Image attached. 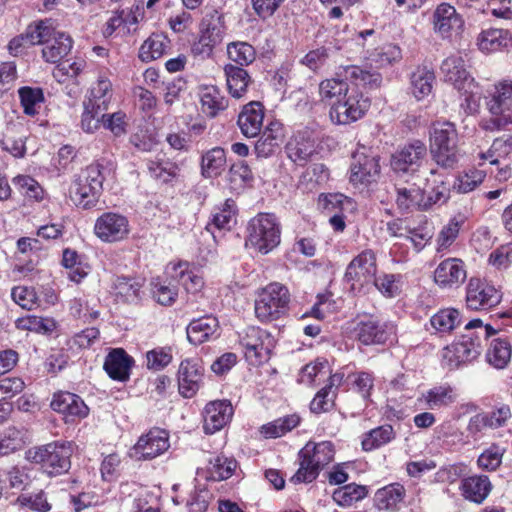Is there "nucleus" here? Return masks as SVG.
Returning <instances> with one entry per match:
<instances>
[{
    "instance_id": "1",
    "label": "nucleus",
    "mask_w": 512,
    "mask_h": 512,
    "mask_svg": "<svg viewBox=\"0 0 512 512\" xmlns=\"http://www.w3.org/2000/svg\"><path fill=\"white\" fill-rule=\"evenodd\" d=\"M319 97L331 105L330 118L333 123L346 125L362 118L370 106L367 98L338 76L325 79L319 84Z\"/></svg>"
},
{
    "instance_id": "2",
    "label": "nucleus",
    "mask_w": 512,
    "mask_h": 512,
    "mask_svg": "<svg viewBox=\"0 0 512 512\" xmlns=\"http://www.w3.org/2000/svg\"><path fill=\"white\" fill-rule=\"evenodd\" d=\"M110 76L108 69L100 70L87 91L81 115V128L86 133H94L99 129V115L108 110L113 99L114 90Z\"/></svg>"
},
{
    "instance_id": "3",
    "label": "nucleus",
    "mask_w": 512,
    "mask_h": 512,
    "mask_svg": "<svg viewBox=\"0 0 512 512\" xmlns=\"http://www.w3.org/2000/svg\"><path fill=\"white\" fill-rule=\"evenodd\" d=\"M73 445L71 442L54 441L46 445L30 448L26 458L39 464L49 476L65 474L71 468Z\"/></svg>"
},
{
    "instance_id": "4",
    "label": "nucleus",
    "mask_w": 512,
    "mask_h": 512,
    "mask_svg": "<svg viewBox=\"0 0 512 512\" xmlns=\"http://www.w3.org/2000/svg\"><path fill=\"white\" fill-rule=\"evenodd\" d=\"M334 445L330 441L308 442L299 452L300 467L291 477L294 483H310L334 459Z\"/></svg>"
},
{
    "instance_id": "5",
    "label": "nucleus",
    "mask_w": 512,
    "mask_h": 512,
    "mask_svg": "<svg viewBox=\"0 0 512 512\" xmlns=\"http://www.w3.org/2000/svg\"><path fill=\"white\" fill-rule=\"evenodd\" d=\"M102 170L101 164L92 163L76 175L70 193L77 206L89 209L96 205L105 179Z\"/></svg>"
},
{
    "instance_id": "6",
    "label": "nucleus",
    "mask_w": 512,
    "mask_h": 512,
    "mask_svg": "<svg viewBox=\"0 0 512 512\" xmlns=\"http://www.w3.org/2000/svg\"><path fill=\"white\" fill-rule=\"evenodd\" d=\"M246 244L251 245L262 254L276 248L281 241V226L272 213H259L249 221Z\"/></svg>"
},
{
    "instance_id": "7",
    "label": "nucleus",
    "mask_w": 512,
    "mask_h": 512,
    "mask_svg": "<svg viewBox=\"0 0 512 512\" xmlns=\"http://www.w3.org/2000/svg\"><path fill=\"white\" fill-rule=\"evenodd\" d=\"M290 303L288 288L278 282L268 284L255 300V315L263 323L278 320L287 314Z\"/></svg>"
},
{
    "instance_id": "8",
    "label": "nucleus",
    "mask_w": 512,
    "mask_h": 512,
    "mask_svg": "<svg viewBox=\"0 0 512 512\" xmlns=\"http://www.w3.org/2000/svg\"><path fill=\"white\" fill-rule=\"evenodd\" d=\"M492 117L482 122V128L495 131L512 124V80H504L495 85L487 101Z\"/></svg>"
},
{
    "instance_id": "9",
    "label": "nucleus",
    "mask_w": 512,
    "mask_h": 512,
    "mask_svg": "<svg viewBox=\"0 0 512 512\" xmlns=\"http://www.w3.org/2000/svg\"><path fill=\"white\" fill-rule=\"evenodd\" d=\"M379 155L370 147L358 146L352 154L350 182L355 187H367L380 177Z\"/></svg>"
},
{
    "instance_id": "10",
    "label": "nucleus",
    "mask_w": 512,
    "mask_h": 512,
    "mask_svg": "<svg viewBox=\"0 0 512 512\" xmlns=\"http://www.w3.org/2000/svg\"><path fill=\"white\" fill-rule=\"evenodd\" d=\"M481 326L480 319L470 320L465 325L466 333L454 338L450 347V367H460L477 359L481 349L480 337L472 330Z\"/></svg>"
},
{
    "instance_id": "11",
    "label": "nucleus",
    "mask_w": 512,
    "mask_h": 512,
    "mask_svg": "<svg viewBox=\"0 0 512 512\" xmlns=\"http://www.w3.org/2000/svg\"><path fill=\"white\" fill-rule=\"evenodd\" d=\"M450 81H453L455 90L459 93L460 107L466 114H473L479 108V87L474 78L464 67V60L460 57L454 61L453 70H450Z\"/></svg>"
},
{
    "instance_id": "12",
    "label": "nucleus",
    "mask_w": 512,
    "mask_h": 512,
    "mask_svg": "<svg viewBox=\"0 0 512 512\" xmlns=\"http://www.w3.org/2000/svg\"><path fill=\"white\" fill-rule=\"evenodd\" d=\"M377 273L376 255L370 250H364L348 264L344 280L350 285V290L360 293L366 286L371 285Z\"/></svg>"
},
{
    "instance_id": "13",
    "label": "nucleus",
    "mask_w": 512,
    "mask_h": 512,
    "mask_svg": "<svg viewBox=\"0 0 512 512\" xmlns=\"http://www.w3.org/2000/svg\"><path fill=\"white\" fill-rule=\"evenodd\" d=\"M353 331L355 338L363 345L385 344L395 335L393 324L383 322L374 315L358 317Z\"/></svg>"
},
{
    "instance_id": "14",
    "label": "nucleus",
    "mask_w": 512,
    "mask_h": 512,
    "mask_svg": "<svg viewBox=\"0 0 512 512\" xmlns=\"http://www.w3.org/2000/svg\"><path fill=\"white\" fill-rule=\"evenodd\" d=\"M441 199H445L443 191H436L434 195L426 196L425 191L414 184L396 188L395 203L401 213L428 210Z\"/></svg>"
},
{
    "instance_id": "15",
    "label": "nucleus",
    "mask_w": 512,
    "mask_h": 512,
    "mask_svg": "<svg viewBox=\"0 0 512 512\" xmlns=\"http://www.w3.org/2000/svg\"><path fill=\"white\" fill-rule=\"evenodd\" d=\"M503 293L493 284L471 278L466 289V305L475 311L490 310L502 301Z\"/></svg>"
},
{
    "instance_id": "16",
    "label": "nucleus",
    "mask_w": 512,
    "mask_h": 512,
    "mask_svg": "<svg viewBox=\"0 0 512 512\" xmlns=\"http://www.w3.org/2000/svg\"><path fill=\"white\" fill-rule=\"evenodd\" d=\"M169 447L168 432L164 429L152 428L138 439L130 455L138 461L152 460L164 454Z\"/></svg>"
},
{
    "instance_id": "17",
    "label": "nucleus",
    "mask_w": 512,
    "mask_h": 512,
    "mask_svg": "<svg viewBox=\"0 0 512 512\" xmlns=\"http://www.w3.org/2000/svg\"><path fill=\"white\" fill-rule=\"evenodd\" d=\"M240 344L245 348L247 359L260 363L269 358L274 339L266 330L251 326L240 336Z\"/></svg>"
},
{
    "instance_id": "18",
    "label": "nucleus",
    "mask_w": 512,
    "mask_h": 512,
    "mask_svg": "<svg viewBox=\"0 0 512 512\" xmlns=\"http://www.w3.org/2000/svg\"><path fill=\"white\" fill-rule=\"evenodd\" d=\"M94 233L106 243L121 241L129 234V221L120 213L105 212L96 219Z\"/></svg>"
},
{
    "instance_id": "19",
    "label": "nucleus",
    "mask_w": 512,
    "mask_h": 512,
    "mask_svg": "<svg viewBox=\"0 0 512 512\" xmlns=\"http://www.w3.org/2000/svg\"><path fill=\"white\" fill-rule=\"evenodd\" d=\"M287 157L298 166H305L316 152L314 133L309 129L295 132L285 145Z\"/></svg>"
},
{
    "instance_id": "20",
    "label": "nucleus",
    "mask_w": 512,
    "mask_h": 512,
    "mask_svg": "<svg viewBox=\"0 0 512 512\" xmlns=\"http://www.w3.org/2000/svg\"><path fill=\"white\" fill-rule=\"evenodd\" d=\"M203 375L204 368L199 359L181 361L177 373L179 393L185 398L193 397L202 384Z\"/></svg>"
},
{
    "instance_id": "21",
    "label": "nucleus",
    "mask_w": 512,
    "mask_h": 512,
    "mask_svg": "<svg viewBox=\"0 0 512 512\" xmlns=\"http://www.w3.org/2000/svg\"><path fill=\"white\" fill-rule=\"evenodd\" d=\"M51 408L64 416L66 423H73L88 416L89 408L82 398L74 393L60 391L55 393Z\"/></svg>"
},
{
    "instance_id": "22",
    "label": "nucleus",
    "mask_w": 512,
    "mask_h": 512,
    "mask_svg": "<svg viewBox=\"0 0 512 512\" xmlns=\"http://www.w3.org/2000/svg\"><path fill=\"white\" fill-rule=\"evenodd\" d=\"M426 154V145L419 140H414L392 155L391 167L395 172H415Z\"/></svg>"
},
{
    "instance_id": "23",
    "label": "nucleus",
    "mask_w": 512,
    "mask_h": 512,
    "mask_svg": "<svg viewBox=\"0 0 512 512\" xmlns=\"http://www.w3.org/2000/svg\"><path fill=\"white\" fill-rule=\"evenodd\" d=\"M233 407L227 400H217L208 403L204 409V429L214 433L222 429L232 418Z\"/></svg>"
},
{
    "instance_id": "24",
    "label": "nucleus",
    "mask_w": 512,
    "mask_h": 512,
    "mask_svg": "<svg viewBox=\"0 0 512 512\" xmlns=\"http://www.w3.org/2000/svg\"><path fill=\"white\" fill-rule=\"evenodd\" d=\"M283 126L278 121H271L256 141L254 152L258 158L272 157L283 140Z\"/></svg>"
},
{
    "instance_id": "25",
    "label": "nucleus",
    "mask_w": 512,
    "mask_h": 512,
    "mask_svg": "<svg viewBox=\"0 0 512 512\" xmlns=\"http://www.w3.org/2000/svg\"><path fill=\"white\" fill-rule=\"evenodd\" d=\"M264 120V108L260 102L251 101L243 107L237 124L246 137H256L261 132Z\"/></svg>"
},
{
    "instance_id": "26",
    "label": "nucleus",
    "mask_w": 512,
    "mask_h": 512,
    "mask_svg": "<svg viewBox=\"0 0 512 512\" xmlns=\"http://www.w3.org/2000/svg\"><path fill=\"white\" fill-rule=\"evenodd\" d=\"M430 152L441 168L448 165V122L438 121L433 123L430 130Z\"/></svg>"
},
{
    "instance_id": "27",
    "label": "nucleus",
    "mask_w": 512,
    "mask_h": 512,
    "mask_svg": "<svg viewBox=\"0 0 512 512\" xmlns=\"http://www.w3.org/2000/svg\"><path fill=\"white\" fill-rule=\"evenodd\" d=\"M134 360L125 350L113 349L106 357L104 370L108 376L116 381L125 382L130 377V370Z\"/></svg>"
},
{
    "instance_id": "28",
    "label": "nucleus",
    "mask_w": 512,
    "mask_h": 512,
    "mask_svg": "<svg viewBox=\"0 0 512 512\" xmlns=\"http://www.w3.org/2000/svg\"><path fill=\"white\" fill-rule=\"evenodd\" d=\"M224 75L228 93L235 99H242L246 96L249 87L253 84L252 77L242 67L234 64L224 66Z\"/></svg>"
},
{
    "instance_id": "29",
    "label": "nucleus",
    "mask_w": 512,
    "mask_h": 512,
    "mask_svg": "<svg viewBox=\"0 0 512 512\" xmlns=\"http://www.w3.org/2000/svg\"><path fill=\"white\" fill-rule=\"evenodd\" d=\"M223 40V28L219 23H208L201 30L199 39L192 46V53L202 59L212 55L216 45Z\"/></svg>"
},
{
    "instance_id": "30",
    "label": "nucleus",
    "mask_w": 512,
    "mask_h": 512,
    "mask_svg": "<svg viewBox=\"0 0 512 512\" xmlns=\"http://www.w3.org/2000/svg\"><path fill=\"white\" fill-rule=\"evenodd\" d=\"M493 486L486 475H474L462 479L460 490L465 499L481 504L488 497Z\"/></svg>"
},
{
    "instance_id": "31",
    "label": "nucleus",
    "mask_w": 512,
    "mask_h": 512,
    "mask_svg": "<svg viewBox=\"0 0 512 512\" xmlns=\"http://www.w3.org/2000/svg\"><path fill=\"white\" fill-rule=\"evenodd\" d=\"M219 323L216 317L206 315L193 319L187 326V338L194 345L210 340L217 333Z\"/></svg>"
},
{
    "instance_id": "32",
    "label": "nucleus",
    "mask_w": 512,
    "mask_h": 512,
    "mask_svg": "<svg viewBox=\"0 0 512 512\" xmlns=\"http://www.w3.org/2000/svg\"><path fill=\"white\" fill-rule=\"evenodd\" d=\"M167 275L188 293H196L204 285L202 277L191 270L187 262H179L168 266Z\"/></svg>"
},
{
    "instance_id": "33",
    "label": "nucleus",
    "mask_w": 512,
    "mask_h": 512,
    "mask_svg": "<svg viewBox=\"0 0 512 512\" xmlns=\"http://www.w3.org/2000/svg\"><path fill=\"white\" fill-rule=\"evenodd\" d=\"M511 41L512 38L507 30L488 29L478 35L477 46L484 53H495L508 48Z\"/></svg>"
},
{
    "instance_id": "34",
    "label": "nucleus",
    "mask_w": 512,
    "mask_h": 512,
    "mask_svg": "<svg viewBox=\"0 0 512 512\" xmlns=\"http://www.w3.org/2000/svg\"><path fill=\"white\" fill-rule=\"evenodd\" d=\"M73 41L65 33H57L49 38L42 49V56L46 62L58 63L71 51Z\"/></svg>"
},
{
    "instance_id": "35",
    "label": "nucleus",
    "mask_w": 512,
    "mask_h": 512,
    "mask_svg": "<svg viewBox=\"0 0 512 512\" xmlns=\"http://www.w3.org/2000/svg\"><path fill=\"white\" fill-rule=\"evenodd\" d=\"M200 101L203 113L209 117L217 116L220 111L225 110L229 105L228 99L214 85L201 88Z\"/></svg>"
},
{
    "instance_id": "36",
    "label": "nucleus",
    "mask_w": 512,
    "mask_h": 512,
    "mask_svg": "<svg viewBox=\"0 0 512 512\" xmlns=\"http://www.w3.org/2000/svg\"><path fill=\"white\" fill-rule=\"evenodd\" d=\"M404 496L405 489L401 484H390L376 491L374 495L375 507L383 511L395 510L403 501Z\"/></svg>"
},
{
    "instance_id": "37",
    "label": "nucleus",
    "mask_w": 512,
    "mask_h": 512,
    "mask_svg": "<svg viewBox=\"0 0 512 512\" xmlns=\"http://www.w3.org/2000/svg\"><path fill=\"white\" fill-rule=\"evenodd\" d=\"M142 287L143 282L137 278L118 276L113 282L116 296L127 303H137L141 299Z\"/></svg>"
},
{
    "instance_id": "38",
    "label": "nucleus",
    "mask_w": 512,
    "mask_h": 512,
    "mask_svg": "<svg viewBox=\"0 0 512 512\" xmlns=\"http://www.w3.org/2000/svg\"><path fill=\"white\" fill-rule=\"evenodd\" d=\"M172 278H154L152 279L151 293L153 298L163 306L172 305L178 296V286Z\"/></svg>"
},
{
    "instance_id": "39",
    "label": "nucleus",
    "mask_w": 512,
    "mask_h": 512,
    "mask_svg": "<svg viewBox=\"0 0 512 512\" xmlns=\"http://www.w3.org/2000/svg\"><path fill=\"white\" fill-rule=\"evenodd\" d=\"M169 43L170 41L165 35L154 33L141 45L139 58L143 62L156 60L164 55L169 47Z\"/></svg>"
},
{
    "instance_id": "40",
    "label": "nucleus",
    "mask_w": 512,
    "mask_h": 512,
    "mask_svg": "<svg viewBox=\"0 0 512 512\" xmlns=\"http://www.w3.org/2000/svg\"><path fill=\"white\" fill-rule=\"evenodd\" d=\"M512 350L510 343L503 338L493 339L486 352L487 362L496 369L505 368L511 360Z\"/></svg>"
},
{
    "instance_id": "41",
    "label": "nucleus",
    "mask_w": 512,
    "mask_h": 512,
    "mask_svg": "<svg viewBox=\"0 0 512 512\" xmlns=\"http://www.w3.org/2000/svg\"><path fill=\"white\" fill-rule=\"evenodd\" d=\"M211 225L219 230H231L237 224V206L233 199H227L215 208Z\"/></svg>"
},
{
    "instance_id": "42",
    "label": "nucleus",
    "mask_w": 512,
    "mask_h": 512,
    "mask_svg": "<svg viewBox=\"0 0 512 512\" xmlns=\"http://www.w3.org/2000/svg\"><path fill=\"white\" fill-rule=\"evenodd\" d=\"M394 438V429L391 425L387 424L365 433L361 444L364 451H373L388 444Z\"/></svg>"
},
{
    "instance_id": "43",
    "label": "nucleus",
    "mask_w": 512,
    "mask_h": 512,
    "mask_svg": "<svg viewBox=\"0 0 512 512\" xmlns=\"http://www.w3.org/2000/svg\"><path fill=\"white\" fill-rule=\"evenodd\" d=\"M299 423L300 417L297 414L286 415L264 424L260 432L265 438H278L290 432L297 427Z\"/></svg>"
},
{
    "instance_id": "44",
    "label": "nucleus",
    "mask_w": 512,
    "mask_h": 512,
    "mask_svg": "<svg viewBox=\"0 0 512 512\" xmlns=\"http://www.w3.org/2000/svg\"><path fill=\"white\" fill-rule=\"evenodd\" d=\"M435 76L426 67H418L411 76L412 94L417 100L428 96L433 88Z\"/></svg>"
},
{
    "instance_id": "45",
    "label": "nucleus",
    "mask_w": 512,
    "mask_h": 512,
    "mask_svg": "<svg viewBox=\"0 0 512 512\" xmlns=\"http://www.w3.org/2000/svg\"><path fill=\"white\" fill-rule=\"evenodd\" d=\"M450 10V31H454V35L450 33V41L453 37L455 48L459 51H466L470 47V33L465 27L462 16L451 5Z\"/></svg>"
},
{
    "instance_id": "46",
    "label": "nucleus",
    "mask_w": 512,
    "mask_h": 512,
    "mask_svg": "<svg viewBox=\"0 0 512 512\" xmlns=\"http://www.w3.org/2000/svg\"><path fill=\"white\" fill-rule=\"evenodd\" d=\"M226 162L224 149L214 147L207 151L201 160V173L205 178H211L220 174Z\"/></svg>"
},
{
    "instance_id": "47",
    "label": "nucleus",
    "mask_w": 512,
    "mask_h": 512,
    "mask_svg": "<svg viewBox=\"0 0 512 512\" xmlns=\"http://www.w3.org/2000/svg\"><path fill=\"white\" fill-rule=\"evenodd\" d=\"M331 50L325 46H319L308 51L299 63L314 73H319L329 67Z\"/></svg>"
},
{
    "instance_id": "48",
    "label": "nucleus",
    "mask_w": 512,
    "mask_h": 512,
    "mask_svg": "<svg viewBox=\"0 0 512 512\" xmlns=\"http://www.w3.org/2000/svg\"><path fill=\"white\" fill-rule=\"evenodd\" d=\"M237 466L234 459L218 455L209 461L207 467V479L213 481H221L232 476Z\"/></svg>"
},
{
    "instance_id": "49",
    "label": "nucleus",
    "mask_w": 512,
    "mask_h": 512,
    "mask_svg": "<svg viewBox=\"0 0 512 512\" xmlns=\"http://www.w3.org/2000/svg\"><path fill=\"white\" fill-rule=\"evenodd\" d=\"M147 169L152 178L162 182H171L178 174V165L168 159H155L147 162Z\"/></svg>"
},
{
    "instance_id": "50",
    "label": "nucleus",
    "mask_w": 512,
    "mask_h": 512,
    "mask_svg": "<svg viewBox=\"0 0 512 512\" xmlns=\"http://www.w3.org/2000/svg\"><path fill=\"white\" fill-rule=\"evenodd\" d=\"M341 378L342 377L337 374L331 376L330 383L317 392L310 403V410L312 413L320 414L327 412L332 408L335 396L332 388L336 381H341Z\"/></svg>"
},
{
    "instance_id": "51",
    "label": "nucleus",
    "mask_w": 512,
    "mask_h": 512,
    "mask_svg": "<svg viewBox=\"0 0 512 512\" xmlns=\"http://www.w3.org/2000/svg\"><path fill=\"white\" fill-rule=\"evenodd\" d=\"M227 55L237 66L243 68L256 59V50L248 42L236 41L227 45Z\"/></svg>"
},
{
    "instance_id": "52",
    "label": "nucleus",
    "mask_w": 512,
    "mask_h": 512,
    "mask_svg": "<svg viewBox=\"0 0 512 512\" xmlns=\"http://www.w3.org/2000/svg\"><path fill=\"white\" fill-rule=\"evenodd\" d=\"M367 494L368 490L365 486L352 483L336 489L332 497L340 506H351L364 499Z\"/></svg>"
},
{
    "instance_id": "53",
    "label": "nucleus",
    "mask_w": 512,
    "mask_h": 512,
    "mask_svg": "<svg viewBox=\"0 0 512 512\" xmlns=\"http://www.w3.org/2000/svg\"><path fill=\"white\" fill-rule=\"evenodd\" d=\"M484 178L485 173L483 171L471 169L456 176L452 189L460 194L469 193L480 185Z\"/></svg>"
},
{
    "instance_id": "54",
    "label": "nucleus",
    "mask_w": 512,
    "mask_h": 512,
    "mask_svg": "<svg viewBox=\"0 0 512 512\" xmlns=\"http://www.w3.org/2000/svg\"><path fill=\"white\" fill-rule=\"evenodd\" d=\"M24 113L33 116L38 113V107L44 101L40 88L22 87L18 91Z\"/></svg>"
},
{
    "instance_id": "55",
    "label": "nucleus",
    "mask_w": 512,
    "mask_h": 512,
    "mask_svg": "<svg viewBox=\"0 0 512 512\" xmlns=\"http://www.w3.org/2000/svg\"><path fill=\"white\" fill-rule=\"evenodd\" d=\"M103 126L109 130L115 137L122 136L126 133V114L122 111L114 113H104L99 115V128Z\"/></svg>"
},
{
    "instance_id": "56",
    "label": "nucleus",
    "mask_w": 512,
    "mask_h": 512,
    "mask_svg": "<svg viewBox=\"0 0 512 512\" xmlns=\"http://www.w3.org/2000/svg\"><path fill=\"white\" fill-rule=\"evenodd\" d=\"M13 184L25 197L35 201L43 199L44 190L34 178L28 175H18L13 179Z\"/></svg>"
},
{
    "instance_id": "57",
    "label": "nucleus",
    "mask_w": 512,
    "mask_h": 512,
    "mask_svg": "<svg viewBox=\"0 0 512 512\" xmlns=\"http://www.w3.org/2000/svg\"><path fill=\"white\" fill-rule=\"evenodd\" d=\"M15 324L18 329L34 331L37 333L51 332L55 328V322L52 319L35 315L18 318Z\"/></svg>"
},
{
    "instance_id": "58",
    "label": "nucleus",
    "mask_w": 512,
    "mask_h": 512,
    "mask_svg": "<svg viewBox=\"0 0 512 512\" xmlns=\"http://www.w3.org/2000/svg\"><path fill=\"white\" fill-rule=\"evenodd\" d=\"M17 503L21 507H27L34 512H49L52 508L47 494L43 490L36 493L21 494L17 498Z\"/></svg>"
},
{
    "instance_id": "59",
    "label": "nucleus",
    "mask_w": 512,
    "mask_h": 512,
    "mask_svg": "<svg viewBox=\"0 0 512 512\" xmlns=\"http://www.w3.org/2000/svg\"><path fill=\"white\" fill-rule=\"evenodd\" d=\"M173 359L170 347H156L146 352V367L149 370L160 371L166 368Z\"/></svg>"
},
{
    "instance_id": "60",
    "label": "nucleus",
    "mask_w": 512,
    "mask_h": 512,
    "mask_svg": "<svg viewBox=\"0 0 512 512\" xmlns=\"http://www.w3.org/2000/svg\"><path fill=\"white\" fill-rule=\"evenodd\" d=\"M53 32L54 30L49 21H39L28 25L25 30V37L28 39V44H45Z\"/></svg>"
},
{
    "instance_id": "61",
    "label": "nucleus",
    "mask_w": 512,
    "mask_h": 512,
    "mask_svg": "<svg viewBox=\"0 0 512 512\" xmlns=\"http://www.w3.org/2000/svg\"><path fill=\"white\" fill-rule=\"evenodd\" d=\"M86 62L83 59L65 60L60 62L53 70V76L58 82L65 81V77H77L85 68Z\"/></svg>"
},
{
    "instance_id": "62",
    "label": "nucleus",
    "mask_w": 512,
    "mask_h": 512,
    "mask_svg": "<svg viewBox=\"0 0 512 512\" xmlns=\"http://www.w3.org/2000/svg\"><path fill=\"white\" fill-rule=\"evenodd\" d=\"M503 453L504 450L497 445L485 449L477 460L479 468L485 471H495L502 463Z\"/></svg>"
},
{
    "instance_id": "63",
    "label": "nucleus",
    "mask_w": 512,
    "mask_h": 512,
    "mask_svg": "<svg viewBox=\"0 0 512 512\" xmlns=\"http://www.w3.org/2000/svg\"><path fill=\"white\" fill-rule=\"evenodd\" d=\"M253 179L252 170L244 161L234 163L229 169V181L238 188L251 184Z\"/></svg>"
},
{
    "instance_id": "64",
    "label": "nucleus",
    "mask_w": 512,
    "mask_h": 512,
    "mask_svg": "<svg viewBox=\"0 0 512 512\" xmlns=\"http://www.w3.org/2000/svg\"><path fill=\"white\" fill-rule=\"evenodd\" d=\"M211 500L212 494L208 489L195 488L187 499L188 512H206Z\"/></svg>"
}]
</instances>
